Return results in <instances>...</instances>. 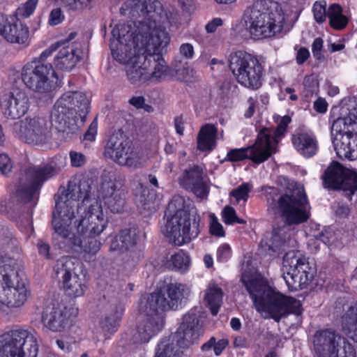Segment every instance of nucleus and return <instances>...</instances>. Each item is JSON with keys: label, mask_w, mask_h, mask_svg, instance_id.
I'll return each mask as SVG.
<instances>
[{"label": "nucleus", "mask_w": 357, "mask_h": 357, "mask_svg": "<svg viewBox=\"0 0 357 357\" xmlns=\"http://www.w3.org/2000/svg\"><path fill=\"white\" fill-rule=\"evenodd\" d=\"M283 278L288 287L291 289H301L303 284L309 281L307 272L303 269H289L287 273H283Z\"/></svg>", "instance_id": "nucleus-41"}, {"label": "nucleus", "mask_w": 357, "mask_h": 357, "mask_svg": "<svg viewBox=\"0 0 357 357\" xmlns=\"http://www.w3.org/2000/svg\"><path fill=\"white\" fill-rule=\"evenodd\" d=\"M210 232L212 235L223 237L225 236V230L222 225L219 222L215 215H210Z\"/></svg>", "instance_id": "nucleus-56"}, {"label": "nucleus", "mask_w": 357, "mask_h": 357, "mask_svg": "<svg viewBox=\"0 0 357 357\" xmlns=\"http://www.w3.org/2000/svg\"><path fill=\"white\" fill-rule=\"evenodd\" d=\"M60 269H57L56 273L58 275ZM65 271L62 276V285L65 293L71 297H79L84 295L87 286L84 283V279L72 271V269H63ZM75 269H73L74 271Z\"/></svg>", "instance_id": "nucleus-30"}, {"label": "nucleus", "mask_w": 357, "mask_h": 357, "mask_svg": "<svg viewBox=\"0 0 357 357\" xmlns=\"http://www.w3.org/2000/svg\"><path fill=\"white\" fill-rule=\"evenodd\" d=\"M6 271L0 269V306L20 307L26 303L31 291L25 282L19 278L17 272L13 278Z\"/></svg>", "instance_id": "nucleus-16"}, {"label": "nucleus", "mask_w": 357, "mask_h": 357, "mask_svg": "<svg viewBox=\"0 0 357 357\" xmlns=\"http://www.w3.org/2000/svg\"><path fill=\"white\" fill-rule=\"evenodd\" d=\"M120 13L128 17H143L142 20L129 21L130 22H154L158 23L164 13L162 3L158 0H127L121 8Z\"/></svg>", "instance_id": "nucleus-18"}, {"label": "nucleus", "mask_w": 357, "mask_h": 357, "mask_svg": "<svg viewBox=\"0 0 357 357\" xmlns=\"http://www.w3.org/2000/svg\"><path fill=\"white\" fill-rule=\"evenodd\" d=\"M283 268H298L306 266L307 268L316 267L314 258L307 257L299 250H291L283 257Z\"/></svg>", "instance_id": "nucleus-37"}, {"label": "nucleus", "mask_w": 357, "mask_h": 357, "mask_svg": "<svg viewBox=\"0 0 357 357\" xmlns=\"http://www.w3.org/2000/svg\"><path fill=\"white\" fill-rule=\"evenodd\" d=\"M343 323L350 337L357 342V306L349 308L344 316Z\"/></svg>", "instance_id": "nucleus-43"}, {"label": "nucleus", "mask_w": 357, "mask_h": 357, "mask_svg": "<svg viewBox=\"0 0 357 357\" xmlns=\"http://www.w3.org/2000/svg\"><path fill=\"white\" fill-rule=\"evenodd\" d=\"M0 357H37L38 345L27 330L15 329L1 336Z\"/></svg>", "instance_id": "nucleus-11"}, {"label": "nucleus", "mask_w": 357, "mask_h": 357, "mask_svg": "<svg viewBox=\"0 0 357 357\" xmlns=\"http://www.w3.org/2000/svg\"><path fill=\"white\" fill-rule=\"evenodd\" d=\"M80 264V260L73 256H63L58 261V266H61V268L77 267L79 266Z\"/></svg>", "instance_id": "nucleus-58"}, {"label": "nucleus", "mask_w": 357, "mask_h": 357, "mask_svg": "<svg viewBox=\"0 0 357 357\" xmlns=\"http://www.w3.org/2000/svg\"><path fill=\"white\" fill-rule=\"evenodd\" d=\"M191 261L190 256L183 250L172 255L169 259H167L164 266L165 268H188Z\"/></svg>", "instance_id": "nucleus-46"}, {"label": "nucleus", "mask_w": 357, "mask_h": 357, "mask_svg": "<svg viewBox=\"0 0 357 357\" xmlns=\"http://www.w3.org/2000/svg\"><path fill=\"white\" fill-rule=\"evenodd\" d=\"M54 73L51 63H38L36 59L25 64L21 70V78L29 89L38 93L52 89L50 75Z\"/></svg>", "instance_id": "nucleus-17"}, {"label": "nucleus", "mask_w": 357, "mask_h": 357, "mask_svg": "<svg viewBox=\"0 0 357 357\" xmlns=\"http://www.w3.org/2000/svg\"><path fill=\"white\" fill-rule=\"evenodd\" d=\"M96 236L90 234L88 235L78 234L70 248L84 252L86 255H93L99 251L100 248V243L95 238Z\"/></svg>", "instance_id": "nucleus-35"}, {"label": "nucleus", "mask_w": 357, "mask_h": 357, "mask_svg": "<svg viewBox=\"0 0 357 357\" xmlns=\"http://www.w3.org/2000/svg\"><path fill=\"white\" fill-rule=\"evenodd\" d=\"M231 255V248L229 245L223 244L220 246L217 250V260L219 261H226Z\"/></svg>", "instance_id": "nucleus-62"}, {"label": "nucleus", "mask_w": 357, "mask_h": 357, "mask_svg": "<svg viewBox=\"0 0 357 357\" xmlns=\"http://www.w3.org/2000/svg\"><path fill=\"white\" fill-rule=\"evenodd\" d=\"M123 312L124 307L120 302L112 303L106 308L104 315L99 321V326L105 338H109L110 335L118 331Z\"/></svg>", "instance_id": "nucleus-29"}, {"label": "nucleus", "mask_w": 357, "mask_h": 357, "mask_svg": "<svg viewBox=\"0 0 357 357\" xmlns=\"http://www.w3.org/2000/svg\"><path fill=\"white\" fill-rule=\"evenodd\" d=\"M52 123L45 116H34L15 122L13 131L20 139L30 144H43L52 137Z\"/></svg>", "instance_id": "nucleus-13"}, {"label": "nucleus", "mask_w": 357, "mask_h": 357, "mask_svg": "<svg viewBox=\"0 0 357 357\" xmlns=\"http://www.w3.org/2000/svg\"><path fill=\"white\" fill-rule=\"evenodd\" d=\"M136 204L142 215L147 216L156 211L155 195L148 189H143L136 195Z\"/></svg>", "instance_id": "nucleus-38"}, {"label": "nucleus", "mask_w": 357, "mask_h": 357, "mask_svg": "<svg viewBox=\"0 0 357 357\" xmlns=\"http://www.w3.org/2000/svg\"><path fill=\"white\" fill-rule=\"evenodd\" d=\"M38 2V0H27L23 7L18 9L19 13L24 17L30 16L34 12Z\"/></svg>", "instance_id": "nucleus-59"}, {"label": "nucleus", "mask_w": 357, "mask_h": 357, "mask_svg": "<svg viewBox=\"0 0 357 357\" xmlns=\"http://www.w3.org/2000/svg\"><path fill=\"white\" fill-rule=\"evenodd\" d=\"M243 20L252 38L259 40L280 33L283 28L284 16L276 2L258 0L245 9Z\"/></svg>", "instance_id": "nucleus-5"}, {"label": "nucleus", "mask_w": 357, "mask_h": 357, "mask_svg": "<svg viewBox=\"0 0 357 357\" xmlns=\"http://www.w3.org/2000/svg\"><path fill=\"white\" fill-rule=\"evenodd\" d=\"M128 139V138L121 130H119L117 132H114L110 135L105 146V156L113 160L114 156H116L119 151H120L121 147H123Z\"/></svg>", "instance_id": "nucleus-39"}, {"label": "nucleus", "mask_w": 357, "mask_h": 357, "mask_svg": "<svg viewBox=\"0 0 357 357\" xmlns=\"http://www.w3.org/2000/svg\"><path fill=\"white\" fill-rule=\"evenodd\" d=\"M203 331L199 312L191 309L183 315V321L172 336V343L167 338L160 341L155 357H181L183 351L180 349L197 344Z\"/></svg>", "instance_id": "nucleus-7"}, {"label": "nucleus", "mask_w": 357, "mask_h": 357, "mask_svg": "<svg viewBox=\"0 0 357 357\" xmlns=\"http://www.w3.org/2000/svg\"><path fill=\"white\" fill-rule=\"evenodd\" d=\"M29 29L15 15L0 13V35L11 43L26 44Z\"/></svg>", "instance_id": "nucleus-22"}, {"label": "nucleus", "mask_w": 357, "mask_h": 357, "mask_svg": "<svg viewBox=\"0 0 357 357\" xmlns=\"http://www.w3.org/2000/svg\"><path fill=\"white\" fill-rule=\"evenodd\" d=\"M112 37L125 38V43L148 56H153L160 64H166L162 52L170 38L165 29L154 22L120 23L113 28Z\"/></svg>", "instance_id": "nucleus-3"}, {"label": "nucleus", "mask_w": 357, "mask_h": 357, "mask_svg": "<svg viewBox=\"0 0 357 357\" xmlns=\"http://www.w3.org/2000/svg\"><path fill=\"white\" fill-rule=\"evenodd\" d=\"M265 196L268 210L280 217L284 223L274 227L271 237L260 244L263 251L275 257L287 248L295 247L296 241L290 226L298 225L309 219L310 206L302 186L289 187L284 194H280L277 188L267 187Z\"/></svg>", "instance_id": "nucleus-1"}, {"label": "nucleus", "mask_w": 357, "mask_h": 357, "mask_svg": "<svg viewBox=\"0 0 357 357\" xmlns=\"http://www.w3.org/2000/svg\"><path fill=\"white\" fill-rule=\"evenodd\" d=\"M13 169V163L7 154H0V171L3 174H8Z\"/></svg>", "instance_id": "nucleus-60"}, {"label": "nucleus", "mask_w": 357, "mask_h": 357, "mask_svg": "<svg viewBox=\"0 0 357 357\" xmlns=\"http://www.w3.org/2000/svg\"><path fill=\"white\" fill-rule=\"evenodd\" d=\"M326 2H315L313 6V13L315 20L318 23L325 21L327 17V10L326 9Z\"/></svg>", "instance_id": "nucleus-54"}, {"label": "nucleus", "mask_w": 357, "mask_h": 357, "mask_svg": "<svg viewBox=\"0 0 357 357\" xmlns=\"http://www.w3.org/2000/svg\"><path fill=\"white\" fill-rule=\"evenodd\" d=\"M139 232L135 227L121 230L111 242L110 250L123 252L132 248L137 243Z\"/></svg>", "instance_id": "nucleus-33"}, {"label": "nucleus", "mask_w": 357, "mask_h": 357, "mask_svg": "<svg viewBox=\"0 0 357 357\" xmlns=\"http://www.w3.org/2000/svg\"><path fill=\"white\" fill-rule=\"evenodd\" d=\"M229 62V69L241 85L252 90L262 86L264 68L255 56L237 51L230 54Z\"/></svg>", "instance_id": "nucleus-10"}, {"label": "nucleus", "mask_w": 357, "mask_h": 357, "mask_svg": "<svg viewBox=\"0 0 357 357\" xmlns=\"http://www.w3.org/2000/svg\"><path fill=\"white\" fill-rule=\"evenodd\" d=\"M65 45V41L59 40L52 44L48 48L45 49L38 58H35L38 63H45L46 59L52 55V54Z\"/></svg>", "instance_id": "nucleus-53"}, {"label": "nucleus", "mask_w": 357, "mask_h": 357, "mask_svg": "<svg viewBox=\"0 0 357 357\" xmlns=\"http://www.w3.org/2000/svg\"><path fill=\"white\" fill-rule=\"evenodd\" d=\"M334 357H356V349L352 344L346 337L341 336V342L338 344Z\"/></svg>", "instance_id": "nucleus-48"}, {"label": "nucleus", "mask_w": 357, "mask_h": 357, "mask_svg": "<svg viewBox=\"0 0 357 357\" xmlns=\"http://www.w3.org/2000/svg\"><path fill=\"white\" fill-rule=\"evenodd\" d=\"M327 17L331 27L340 30L344 29L348 24V19L342 15V10L340 5L334 3L329 6L327 10Z\"/></svg>", "instance_id": "nucleus-42"}, {"label": "nucleus", "mask_w": 357, "mask_h": 357, "mask_svg": "<svg viewBox=\"0 0 357 357\" xmlns=\"http://www.w3.org/2000/svg\"><path fill=\"white\" fill-rule=\"evenodd\" d=\"M348 173V188H347L344 196L351 199V196L355 193V192H357V172L354 170H351V172H349Z\"/></svg>", "instance_id": "nucleus-55"}, {"label": "nucleus", "mask_w": 357, "mask_h": 357, "mask_svg": "<svg viewBox=\"0 0 357 357\" xmlns=\"http://www.w3.org/2000/svg\"><path fill=\"white\" fill-rule=\"evenodd\" d=\"M89 100L81 91H67L56 101L51 112L52 122L62 132H75L89 112Z\"/></svg>", "instance_id": "nucleus-6"}, {"label": "nucleus", "mask_w": 357, "mask_h": 357, "mask_svg": "<svg viewBox=\"0 0 357 357\" xmlns=\"http://www.w3.org/2000/svg\"><path fill=\"white\" fill-rule=\"evenodd\" d=\"M56 174L51 165L29 167L25 171L24 178L20 181L15 194L2 202L0 212H9L17 208L20 203H27L38 199V191L43 183Z\"/></svg>", "instance_id": "nucleus-9"}, {"label": "nucleus", "mask_w": 357, "mask_h": 357, "mask_svg": "<svg viewBox=\"0 0 357 357\" xmlns=\"http://www.w3.org/2000/svg\"><path fill=\"white\" fill-rule=\"evenodd\" d=\"M199 214L175 215L167 218L162 231L169 241L177 246H181L196 238L200 232Z\"/></svg>", "instance_id": "nucleus-12"}, {"label": "nucleus", "mask_w": 357, "mask_h": 357, "mask_svg": "<svg viewBox=\"0 0 357 357\" xmlns=\"http://www.w3.org/2000/svg\"><path fill=\"white\" fill-rule=\"evenodd\" d=\"M110 49L113 58L126 66L127 77L131 84L139 86L150 79L158 80L168 69L153 56H148L125 43V38H111Z\"/></svg>", "instance_id": "nucleus-4"}, {"label": "nucleus", "mask_w": 357, "mask_h": 357, "mask_svg": "<svg viewBox=\"0 0 357 357\" xmlns=\"http://www.w3.org/2000/svg\"><path fill=\"white\" fill-rule=\"evenodd\" d=\"M332 142L337 154L351 160L357 159V109H340V116L333 121Z\"/></svg>", "instance_id": "nucleus-8"}, {"label": "nucleus", "mask_w": 357, "mask_h": 357, "mask_svg": "<svg viewBox=\"0 0 357 357\" xmlns=\"http://www.w3.org/2000/svg\"><path fill=\"white\" fill-rule=\"evenodd\" d=\"M188 214H198L196 208L186 202L183 197L174 195L167 206L165 216L169 218L175 215L183 216Z\"/></svg>", "instance_id": "nucleus-34"}, {"label": "nucleus", "mask_w": 357, "mask_h": 357, "mask_svg": "<svg viewBox=\"0 0 357 357\" xmlns=\"http://www.w3.org/2000/svg\"><path fill=\"white\" fill-rule=\"evenodd\" d=\"M259 269H244L241 282L256 305L259 299L271 288L266 280L258 272Z\"/></svg>", "instance_id": "nucleus-26"}, {"label": "nucleus", "mask_w": 357, "mask_h": 357, "mask_svg": "<svg viewBox=\"0 0 357 357\" xmlns=\"http://www.w3.org/2000/svg\"><path fill=\"white\" fill-rule=\"evenodd\" d=\"M222 217L226 225H232L234 223L245 224L246 221L238 218L236 215V211L231 206H225L222 211Z\"/></svg>", "instance_id": "nucleus-51"}, {"label": "nucleus", "mask_w": 357, "mask_h": 357, "mask_svg": "<svg viewBox=\"0 0 357 357\" xmlns=\"http://www.w3.org/2000/svg\"><path fill=\"white\" fill-rule=\"evenodd\" d=\"M107 220L105 218L102 206L96 202L91 204L84 218L77 225L78 234L99 235L105 229Z\"/></svg>", "instance_id": "nucleus-23"}, {"label": "nucleus", "mask_w": 357, "mask_h": 357, "mask_svg": "<svg viewBox=\"0 0 357 357\" xmlns=\"http://www.w3.org/2000/svg\"><path fill=\"white\" fill-rule=\"evenodd\" d=\"M3 114L8 119H17L23 116L29 110L30 100L26 92L15 90L3 104Z\"/></svg>", "instance_id": "nucleus-27"}, {"label": "nucleus", "mask_w": 357, "mask_h": 357, "mask_svg": "<svg viewBox=\"0 0 357 357\" xmlns=\"http://www.w3.org/2000/svg\"><path fill=\"white\" fill-rule=\"evenodd\" d=\"M349 169H345L337 162H333L324 172L322 176L325 188L342 190L345 195L348 188Z\"/></svg>", "instance_id": "nucleus-28"}, {"label": "nucleus", "mask_w": 357, "mask_h": 357, "mask_svg": "<svg viewBox=\"0 0 357 357\" xmlns=\"http://www.w3.org/2000/svg\"><path fill=\"white\" fill-rule=\"evenodd\" d=\"M93 180L86 176H83L79 179L77 184V189L79 191V195L83 202L88 201L92 195Z\"/></svg>", "instance_id": "nucleus-49"}, {"label": "nucleus", "mask_w": 357, "mask_h": 357, "mask_svg": "<svg viewBox=\"0 0 357 357\" xmlns=\"http://www.w3.org/2000/svg\"><path fill=\"white\" fill-rule=\"evenodd\" d=\"M78 314L73 307H47L43 310L41 321L45 327L53 332H61L73 324Z\"/></svg>", "instance_id": "nucleus-20"}, {"label": "nucleus", "mask_w": 357, "mask_h": 357, "mask_svg": "<svg viewBox=\"0 0 357 357\" xmlns=\"http://www.w3.org/2000/svg\"><path fill=\"white\" fill-rule=\"evenodd\" d=\"M124 161L122 163H118L121 166H126L133 169H139L144 167V162L142 154L133 146L124 155Z\"/></svg>", "instance_id": "nucleus-45"}, {"label": "nucleus", "mask_w": 357, "mask_h": 357, "mask_svg": "<svg viewBox=\"0 0 357 357\" xmlns=\"http://www.w3.org/2000/svg\"><path fill=\"white\" fill-rule=\"evenodd\" d=\"M80 60L79 51L74 45H62L54 59V68L59 70L70 71Z\"/></svg>", "instance_id": "nucleus-31"}, {"label": "nucleus", "mask_w": 357, "mask_h": 357, "mask_svg": "<svg viewBox=\"0 0 357 357\" xmlns=\"http://www.w3.org/2000/svg\"><path fill=\"white\" fill-rule=\"evenodd\" d=\"M189 289L181 283H163L154 291L139 299V312L146 318L137 326L133 335L135 343H146L163 329L165 324L164 312L176 310L189 294Z\"/></svg>", "instance_id": "nucleus-2"}, {"label": "nucleus", "mask_w": 357, "mask_h": 357, "mask_svg": "<svg viewBox=\"0 0 357 357\" xmlns=\"http://www.w3.org/2000/svg\"><path fill=\"white\" fill-rule=\"evenodd\" d=\"M202 167L193 165L185 169L179 178L180 185L190 190L199 198H205L208 193V186L204 178Z\"/></svg>", "instance_id": "nucleus-24"}, {"label": "nucleus", "mask_w": 357, "mask_h": 357, "mask_svg": "<svg viewBox=\"0 0 357 357\" xmlns=\"http://www.w3.org/2000/svg\"><path fill=\"white\" fill-rule=\"evenodd\" d=\"M228 344L229 340L226 338L216 341L215 337H211L206 342L202 345L201 349L202 351H208L213 349L215 356H220Z\"/></svg>", "instance_id": "nucleus-47"}, {"label": "nucleus", "mask_w": 357, "mask_h": 357, "mask_svg": "<svg viewBox=\"0 0 357 357\" xmlns=\"http://www.w3.org/2000/svg\"><path fill=\"white\" fill-rule=\"evenodd\" d=\"M218 130L213 124L203 126L197 135V149L202 151H211L215 144Z\"/></svg>", "instance_id": "nucleus-36"}, {"label": "nucleus", "mask_w": 357, "mask_h": 357, "mask_svg": "<svg viewBox=\"0 0 357 357\" xmlns=\"http://www.w3.org/2000/svg\"><path fill=\"white\" fill-rule=\"evenodd\" d=\"M294 301V298L284 296L271 287L265 295L259 299L256 307L258 311L268 313L271 318L278 321L282 312Z\"/></svg>", "instance_id": "nucleus-21"}, {"label": "nucleus", "mask_w": 357, "mask_h": 357, "mask_svg": "<svg viewBox=\"0 0 357 357\" xmlns=\"http://www.w3.org/2000/svg\"><path fill=\"white\" fill-rule=\"evenodd\" d=\"M127 192L123 180L114 173L104 172L101 176L99 198L113 213H121L126 204Z\"/></svg>", "instance_id": "nucleus-15"}, {"label": "nucleus", "mask_w": 357, "mask_h": 357, "mask_svg": "<svg viewBox=\"0 0 357 357\" xmlns=\"http://www.w3.org/2000/svg\"><path fill=\"white\" fill-rule=\"evenodd\" d=\"M275 142V140L271 137L269 130L263 128L258 134L254 145L231 149L227 154L226 160L238 162L250 159L255 163L260 164L266 160L274 152Z\"/></svg>", "instance_id": "nucleus-14"}, {"label": "nucleus", "mask_w": 357, "mask_h": 357, "mask_svg": "<svg viewBox=\"0 0 357 357\" xmlns=\"http://www.w3.org/2000/svg\"><path fill=\"white\" fill-rule=\"evenodd\" d=\"M97 130H98V122L96 119H94L91 123L90 124L88 130L84 135L83 139L89 141V142H93L96 139V136L97 135Z\"/></svg>", "instance_id": "nucleus-63"}, {"label": "nucleus", "mask_w": 357, "mask_h": 357, "mask_svg": "<svg viewBox=\"0 0 357 357\" xmlns=\"http://www.w3.org/2000/svg\"><path fill=\"white\" fill-rule=\"evenodd\" d=\"M64 15L62 13L61 8L53 9L49 16V24L52 26L57 25L63 22Z\"/></svg>", "instance_id": "nucleus-61"}, {"label": "nucleus", "mask_w": 357, "mask_h": 357, "mask_svg": "<svg viewBox=\"0 0 357 357\" xmlns=\"http://www.w3.org/2000/svg\"><path fill=\"white\" fill-rule=\"evenodd\" d=\"M132 146V142L128 139L123 147H121V150L119 151L118 154L114 156L113 161L117 164L122 163V162L124 161V155H126V153H128V151Z\"/></svg>", "instance_id": "nucleus-64"}, {"label": "nucleus", "mask_w": 357, "mask_h": 357, "mask_svg": "<svg viewBox=\"0 0 357 357\" xmlns=\"http://www.w3.org/2000/svg\"><path fill=\"white\" fill-rule=\"evenodd\" d=\"M70 159V164L74 167H82L86 162V158L85 155L80 152L71 151L69 153Z\"/></svg>", "instance_id": "nucleus-57"}, {"label": "nucleus", "mask_w": 357, "mask_h": 357, "mask_svg": "<svg viewBox=\"0 0 357 357\" xmlns=\"http://www.w3.org/2000/svg\"><path fill=\"white\" fill-rule=\"evenodd\" d=\"M222 289L218 286L208 287L205 293L204 301L213 316L218 314L222 303Z\"/></svg>", "instance_id": "nucleus-40"}, {"label": "nucleus", "mask_w": 357, "mask_h": 357, "mask_svg": "<svg viewBox=\"0 0 357 357\" xmlns=\"http://www.w3.org/2000/svg\"><path fill=\"white\" fill-rule=\"evenodd\" d=\"M252 185L249 183H244L234 189L230 195L236 199V203L238 204L241 200L245 202L249 197V192L251 191Z\"/></svg>", "instance_id": "nucleus-50"}, {"label": "nucleus", "mask_w": 357, "mask_h": 357, "mask_svg": "<svg viewBox=\"0 0 357 357\" xmlns=\"http://www.w3.org/2000/svg\"><path fill=\"white\" fill-rule=\"evenodd\" d=\"M63 205L62 201L55 204V211L52 213V227L56 234L54 241H59L61 248H70L77 236L71 233L69 227L74 217V211L72 207L61 208Z\"/></svg>", "instance_id": "nucleus-19"}, {"label": "nucleus", "mask_w": 357, "mask_h": 357, "mask_svg": "<svg viewBox=\"0 0 357 357\" xmlns=\"http://www.w3.org/2000/svg\"><path fill=\"white\" fill-rule=\"evenodd\" d=\"M341 335L335 330H318L313 337L314 350L317 357H334V354L341 342Z\"/></svg>", "instance_id": "nucleus-25"}, {"label": "nucleus", "mask_w": 357, "mask_h": 357, "mask_svg": "<svg viewBox=\"0 0 357 357\" xmlns=\"http://www.w3.org/2000/svg\"><path fill=\"white\" fill-rule=\"evenodd\" d=\"M24 264L21 258L17 256V258L11 257L8 254L0 252V268H15V266H23Z\"/></svg>", "instance_id": "nucleus-52"}, {"label": "nucleus", "mask_w": 357, "mask_h": 357, "mask_svg": "<svg viewBox=\"0 0 357 357\" xmlns=\"http://www.w3.org/2000/svg\"><path fill=\"white\" fill-rule=\"evenodd\" d=\"M292 142L298 152L305 158L312 157L319 149L317 139L312 132H298L293 136Z\"/></svg>", "instance_id": "nucleus-32"}, {"label": "nucleus", "mask_w": 357, "mask_h": 357, "mask_svg": "<svg viewBox=\"0 0 357 357\" xmlns=\"http://www.w3.org/2000/svg\"><path fill=\"white\" fill-rule=\"evenodd\" d=\"M77 188V184L76 183L69 182L66 191H63L61 195L55 196V204L57 202H60V201H62L64 206H62L61 208L72 207L70 206V199L73 201H79L81 199L79 191Z\"/></svg>", "instance_id": "nucleus-44"}]
</instances>
